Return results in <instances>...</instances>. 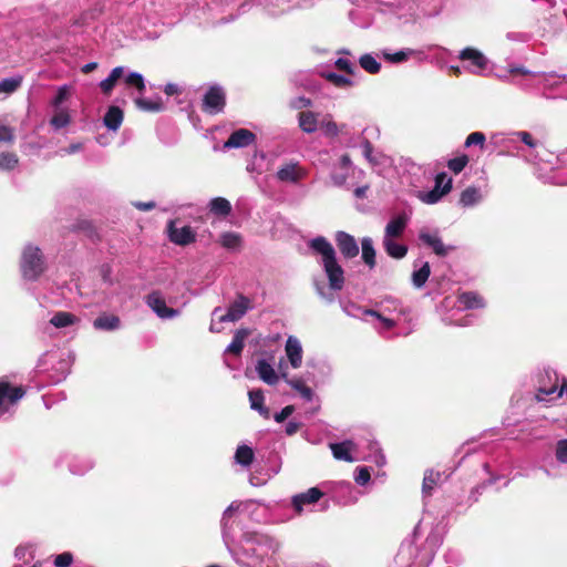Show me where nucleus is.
Wrapping results in <instances>:
<instances>
[{"label":"nucleus","instance_id":"nucleus-1","mask_svg":"<svg viewBox=\"0 0 567 567\" xmlns=\"http://www.w3.org/2000/svg\"><path fill=\"white\" fill-rule=\"evenodd\" d=\"M250 502H233L223 513L221 534L224 543L237 564L247 567H269L270 563H275V555L280 549V543L274 537L259 533H245L240 548L231 549V525L230 518L235 513L246 509Z\"/></svg>","mask_w":567,"mask_h":567},{"label":"nucleus","instance_id":"nucleus-2","mask_svg":"<svg viewBox=\"0 0 567 567\" xmlns=\"http://www.w3.org/2000/svg\"><path fill=\"white\" fill-rule=\"evenodd\" d=\"M309 248L316 254L320 255V265L323 268L326 277L328 279V289L321 281H315V287L318 295L328 300L332 301L333 296L329 292L340 291L344 286V271L337 259L336 250L332 244L324 237L318 236L309 241Z\"/></svg>","mask_w":567,"mask_h":567},{"label":"nucleus","instance_id":"nucleus-3","mask_svg":"<svg viewBox=\"0 0 567 567\" xmlns=\"http://www.w3.org/2000/svg\"><path fill=\"white\" fill-rule=\"evenodd\" d=\"M21 272L27 280H37L45 270V261L41 249L27 245L21 255Z\"/></svg>","mask_w":567,"mask_h":567},{"label":"nucleus","instance_id":"nucleus-4","mask_svg":"<svg viewBox=\"0 0 567 567\" xmlns=\"http://www.w3.org/2000/svg\"><path fill=\"white\" fill-rule=\"evenodd\" d=\"M458 59L464 62V71L475 75H484L488 60L481 51L465 48L460 52Z\"/></svg>","mask_w":567,"mask_h":567},{"label":"nucleus","instance_id":"nucleus-5","mask_svg":"<svg viewBox=\"0 0 567 567\" xmlns=\"http://www.w3.org/2000/svg\"><path fill=\"white\" fill-rule=\"evenodd\" d=\"M146 305L163 320L174 319L179 316L181 311L167 307L163 295L159 291H153L145 298Z\"/></svg>","mask_w":567,"mask_h":567},{"label":"nucleus","instance_id":"nucleus-6","mask_svg":"<svg viewBox=\"0 0 567 567\" xmlns=\"http://www.w3.org/2000/svg\"><path fill=\"white\" fill-rule=\"evenodd\" d=\"M250 309H252L251 300L244 295H238L237 298L229 305L227 312L218 317V321L236 322L240 320Z\"/></svg>","mask_w":567,"mask_h":567},{"label":"nucleus","instance_id":"nucleus-7","mask_svg":"<svg viewBox=\"0 0 567 567\" xmlns=\"http://www.w3.org/2000/svg\"><path fill=\"white\" fill-rule=\"evenodd\" d=\"M307 169L296 161L282 164L276 173V178L281 183L297 184L307 176Z\"/></svg>","mask_w":567,"mask_h":567},{"label":"nucleus","instance_id":"nucleus-8","mask_svg":"<svg viewBox=\"0 0 567 567\" xmlns=\"http://www.w3.org/2000/svg\"><path fill=\"white\" fill-rule=\"evenodd\" d=\"M259 4L270 14L280 16L296 7H306L311 0H259Z\"/></svg>","mask_w":567,"mask_h":567},{"label":"nucleus","instance_id":"nucleus-9","mask_svg":"<svg viewBox=\"0 0 567 567\" xmlns=\"http://www.w3.org/2000/svg\"><path fill=\"white\" fill-rule=\"evenodd\" d=\"M351 158L348 154L340 157L339 162L333 165L330 177L333 185L342 187L347 185L348 177L354 172Z\"/></svg>","mask_w":567,"mask_h":567},{"label":"nucleus","instance_id":"nucleus-10","mask_svg":"<svg viewBox=\"0 0 567 567\" xmlns=\"http://www.w3.org/2000/svg\"><path fill=\"white\" fill-rule=\"evenodd\" d=\"M255 370L262 382L268 385H276L281 379V370H286V365L280 361L279 372H277L271 362L266 359H259L256 362Z\"/></svg>","mask_w":567,"mask_h":567},{"label":"nucleus","instance_id":"nucleus-11","mask_svg":"<svg viewBox=\"0 0 567 567\" xmlns=\"http://www.w3.org/2000/svg\"><path fill=\"white\" fill-rule=\"evenodd\" d=\"M419 239L424 245L430 247L434 251V254H436L437 256H441V257L446 256L450 251H452L454 249L453 246H446L443 244V241L439 235V230L430 231V230L423 228L419 233Z\"/></svg>","mask_w":567,"mask_h":567},{"label":"nucleus","instance_id":"nucleus-12","mask_svg":"<svg viewBox=\"0 0 567 567\" xmlns=\"http://www.w3.org/2000/svg\"><path fill=\"white\" fill-rule=\"evenodd\" d=\"M225 106V93L219 86H212L203 99V110L208 114H217Z\"/></svg>","mask_w":567,"mask_h":567},{"label":"nucleus","instance_id":"nucleus-13","mask_svg":"<svg viewBox=\"0 0 567 567\" xmlns=\"http://www.w3.org/2000/svg\"><path fill=\"white\" fill-rule=\"evenodd\" d=\"M334 240L339 251L346 259H352L359 255V246L352 235L339 230L336 233Z\"/></svg>","mask_w":567,"mask_h":567},{"label":"nucleus","instance_id":"nucleus-14","mask_svg":"<svg viewBox=\"0 0 567 567\" xmlns=\"http://www.w3.org/2000/svg\"><path fill=\"white\" fill-rule=\"evenodd\" d=\"M24 395L20 386H11L9 382L0 381V413L7 411V404H14Z\"/></svg>","mask_w":567,"mask_h":567},{"label":"nucleus","instance_id":"nucleus-15","mask_svg":"<svg viewBox=\"0 0 567 567\" xmlns=\"http://www.w3.org/2000/svg\"><path fill=\"white\" fill-rule=\"evenodd\" d=\"M169 240L179 246H186L195 240V233L190 226L177 228L175 221L171 220L167 225Z\"/></svg>","mask_w":567,"mask_h":567},{"label":"nucleus","instance_id":"nucleus-16","mask_svg":"<svg viewBox=\"0 0 567 567\" xmlns=\"http://www.w3.org/2000/svg\"><path fill=\"white\" fill-rule=\"evenodd\" d=\"M285 352L288 362L292 369H299L302 364L303 350L300 340L295 336H289L286 340Z\"/></svg>","mask_w":567,"mask_h":567},{"label":"nucleus","instance_id":"nucleus-17","mask_svg":"<svg viewBox=\"0 0 567 567\" xmlns=\"http://www.w3.org/2000/svg\"><path fill=\"white\" fill-rule=\"evenodd\" d=\"M255 138L256 136L251 131L239 128L230 134L229 138L224 143V148H243L250 145Z\"/></svg>","mask_w":567,"mask_h":567},{"label":"nucleus","instance_id":"nucleus-18","mask_svg":"<svg viewBox=\"0 0 567 567\" xmlns=\"http://www.w3.org/2000/svg\"><path fill=\"white\" fill-rule=\"evenodd\" d=\"M323 493L318 487H311L307 492L297 494L292 497V506L299 514L302 512L303 506L317 503Z\"/></svg>","mask_w":567,"mask_h":567},{"label":"nucleus","instance_id":"nucleus-19","mask_svg":"<svg viewBox=\"0 0 567 567\" xmlns=\"http://www.w3.org/2000/svg\"><path fill=\"white\" fill-rule=\"evenodd\" d=\"M409 220L410 217L405 213L399 214L398 216L393 217L385 226L383 238L395 239L400 237L404 233L409 224Z\"/></svg>","mask_w":567,"mask_h":567},{"label":"nucleus","instance_id":"nucleus-20","mask_svg":"<svg viewBox=\"0 0 567 567\" xmlns=\"http://www.w3.org/2000/svg\"><path fill=\"white\" fill-rule=\"evenodd\" d=\"M121 326L120 317L111 313H102L93 321V328L99 331H115Z\"/></svg>","mask_w":567,"mask_h":567},{"label":"nucleus","instance_id":"nucleus-21","mask_svg":"<svg viewBox=\"0 0 567 567\" xmlns=\"http://www.w3.org/2000/svg\"><path fill=\"white\" fill-rule=\"evenodd\" d=\"M354 443L352 441H343L340 443L330 444L331 452L334 458L346 462H354L355 457L352 456L354 451Z\"/></svg>","mask_w":567,"mask_h":567},{"label":"nucleus","instance_id":"nucleus-22","mask_svg":"<svg viewBox=\"0 0 567 567\" xmlns=\"http://www.w3.org/2000/svg\"><path fill=\"white\" fill-rule=\"evenodd\" d=\"M281 379L290 385L293 390L299 392L302 399L311 401L313 396L312 390L307 386L300 378H289L287 370H281Z\"/></svg>","mask_w":567,"mask_h":567},{"label":"nucleus","instance_id":"nucleus-23","mask_svg":"<svg viewBox=\"0 0 567 567\" xmlns=\"http://www.w3.org/2000/svg\"><path fill=\"white\" fill-rule=\"evenodd\" d=\"M123 118V111L118 106H110L103 117V123L110 131L116 132L121 127Z\"/></svg>","mask_w":567,"mask_h":567},{"label":"nucleus","instance_id":"nucleus-24","mask_svg":"<svg viewBox=\"0 0 567 567\" xmlns=\"http://www.w3.org/2000/svg\"><path fill=\"white\" fill-rule=\"evenodd\" d=\"M484 196L480 188L475 186L466 187L460 195V205L463 207H473L483 200Z\"/></svg>","mask_w":567,"mask_h":567},{"label":"nucleus","instance_id":"nucleus-25","mask_svg":"<svg viewBox=\"0 0 567 567\" xmlns=\"http://www.w3.org/2000/svg\"><path fill=\"white\" fill-rule=\"evenodd\" d=\"M457 307L460 309H477L484 307V301L476 292H463L457 297Z\"/></svg>","mask_w":567,"mask_h":567},{"label":"nucleus","instance_id":"nucleus-26","mask_svg":"<svg viewBox=\"0 0 567 567\" xmlns=\"http://www.w3.org/2000/svg\"><path fill=\"white\" fill-rule=\"evenodd\" d=\"M298 122L300 128L308 134L316 132L320 125L317 114L310 111L300 112Z\"/></svg>","mask_w":567,"mask_h":567},{"label":"nucleus","instance_id":"nucleus-27","mask_svg":"<svg viewBox=\"0 0 567 567\" xmlns=\"http://www.w3.org/2000/svg\"><path fill=\"white\" fill-rule=\"evenodd\" d=\"M382 245L386 254L395 259H401L408 254V247L396 243L394 238H383Z\"/></svg>","mask_w":567,"mask_h":567},{"label":"nucleus","instance_id":"nucleus-28","mask_svg":"<svg viewBox=\"0 0 567 567\" xmlns=\"http://www.w3.org/2000/svg\"><path fill=\"white\" fill-rule=\"evenodd\" d=\"M248 334L249 331L247 329H238L234 334L233 341L226 348L225 354L231 353L235 355H240L245 347V340L248 337Z\"/></svg>","mask_w":567,"mask_h":567},{"label":"nucleus","instance_id":"nucleus-29","mask_svg":"<svg viewBox=\"0 0 567 567\" xmlns=\"http://www.w3.org/2000/svg\"><path fill=\"white\" fill-rule=\"evenodd\" d=\"M248 396L251 409L258 411L265 419H268L270 416V412L269 409L264 405L265 398L262 391L260 389L251 390L249 391Z\"/></svg>","mask_w":567,"mask_h":567},{"label":"nucleus","instance_id":"nucleus-30","mask_svg":"<svg viewBox=\"0 0 567 567\" xmlns=\"http://www.w3.org/2000/svg\"><path fill=\"white\" fill-rule=\"evenodd\" d=\"M79 321H80V319L75 315H73L71 312H66V311H58L50 319V323L58 329L73 326V324L78 323Z\"/></svg>","mask_w":567,"mask_h":567},{"label":"nucleus","instance_id":"nucleus-31","mask_svg":"<svg viewBox=\"0 0 567 567\" xmlns=\"http://www.w3.org/2000/svg\"><path fill=\"white\" fill-rule=\"evenodd\" d=\"M362 248V260L370 268L375 267V249L373 247V240L370 237H364L361 240Z\"/></svg>","mask_w":567,"mask_h":567},{"label":"nucleus","instance_id":"nucleus-32","mask_svg":"<svg viewBox=\"0 0 567 567\" xmlns=\"http://www.w3.org/2000/svg\"><path fill=\"white\" fill-rule=\"evenodd\" d=\"M70 472L75 475H83L93 467V462L86 457L73 456L69 461Z\"/></svg>","mask_w":567,"mask_h":567},{"label":"nucleus","instance_id":"nucleus-33","mask_svg":"<svg viewBox=\"0 0 567 567\" xmlns=\"http://www.w3.org/2000/svg\"><path fill=\"white\" fill-rule=\"evenodd\" d=\"M414 53L412 49H404L398 52L391 53L389 50L384 49L381 51V55L390 63L399 64L409 60V58Z\"/></svg>","mask_w":567,"mask_h":567},{"label":"nucleus","instance_id":"nucleus-34","mask_svg":"<svg viewBox=\"0 0 567 567\" xmlns=\"http://www.w3.org/2000/svg\"><path fill=\"white\" fill-rule=\"evenodd\" d=\"M209 209L216 215L227 216L231 212V205L224 197H215L209 202Z\"/></svg>","mask_w":567,"mask_h":567},{"label":"nucleus","instance_id":"nucleus-35","mask_svg":"<svg viewBox=\"0 0 567 567\" xmlns=\"http://www.w3.org/2000/svg\"><path fill=\"white\" fill-rule=\"evenodd\" d=\"M431 275L430 264L424 262L419 269L414 270L412 274V284L415 288H422L427 281Z\"/></svg>","mask_w":567,"mask_h":567},{"label":"nucleus","instance_id":"nucleus-36","mask_svg":"<svg viewBox=\"0 0 567 567\" xmlns=\"http://www.w3.org/2000/svg\"><path fill=\"white\" fill-rule=\"evenodd\" d=\"M360 66L370 74H377L381 70V64L377 58L370 53H365L359 59Z\"/></svg>","mask_w":567,"mask_h":567},{"label":"nucleus","instance_id":"nucleus-37","mask_svg":"<svg viewBox=\"0 0 567 567\" xmlns=\"http://www.w3.org/2000/svg\"><path fill=\"white\" fill-rule=\"evenodd\" d=\"M71 122V116L68 109L55 110L54 115L50 120V124L54 130H61L68 126Z\"/></svg>","mask_w":567,"mask_h":567},{"label":"nucleus","instance_id":"nucleus-38","mask_svg":"<svg viewBox=\"0 0 567 567\" xmlns=\"http://www.w3.org/2000/svg\"><path fill=\"white\" fill-rule=\"evenodd\" d=\"M358 311L362 312L363 315L374 317L378 319L381 323L380 332L383 330H390L395 327V321L389 318L383 317L381 313H379L375 310L372 309H363L361 307H354Z\"/></svg>","mask_w":567,"mask_h":567},{"label":"nucleus","instance_id":"nucleus-39","mask_svg":"<svg viewBox=\"0 0 567 567\" xmlns=\"http://www.w3.org/2000/svg\"><path fill=\"white\" fill-rule=\"evenodd\" d=\"M235 460L245 467L249 466L254 460L252 449L247 445H239L235 453Z\"/></svg>","mask_w":567,"mask_h":567},{"label":"nucleus","instance_id":"nucleus-40","mask_svg":"<svg viewBox=\"0 0 567 567\" xmlns=\"http://www.w3.org/2000/svg\"><path fill=\"white\" fill-rule=\"evenodd\" d=\"M219 241L223 247L235 250L240 247L241 237L237 233L227 231L220 235Z\"/></svg>","mask_w":567,"mask_h":567},{"label":"nucleus","instance_id":"nucleus-41","mask_svg":"<svg viewBox=\"0 0 567 567\" xmlns=\"http://www.w3.org/2000/svg\"><path fill=\"white\" fill-rule=\"evenodd\" d=\"M22 83V76L2 79L0 81V93L12 94Z\"/></svg>","mask_w":567,"mask_h":567},{"label":"nucleus","instance_id":"nucleus-42","mask_svg":"<svg viewBox=\"0 0 567 567\" xmlns=\"http://www.w3.org/2000/svg\"><path fill=\"white\" fill-rule=\"evenodd\" d=\"M319 126L323 131V134L329 137H334L341 132V128L338 126V124L332 121L331 115H326L320 122Z\"/></svg>","mask_w":567,"mask_h":567},{"label":"nucleus","instance_id":"nucleus-43","mask_svg":"<svg viewBox=\"0 0 567 567\" xmlns=\"http://www.w3.org/2000/svg\"><path fill=\"white\" fill-rule=\"evenodd\" d=\"M434 182H435L434 188L442 192L443 194L447 195L452 190L453 181L450 176H447L446 173H444V172L439 173L435 176Z\"/></svg>","mask_w":567,"mask_h":567},{"label":"nucleus","instance_id":"nucleus-44","mask_svg":"<svg viewBox=\"0 0 567 567\" xmlns=\"http://www.w3.org/2000/svg\"><path fill=\"white\" fill-rule=\"evenodd\" d=\"M444 196H445V194H443L442 192H440L435 188L427 190V192H419L416 195V197L422 203L427 204V205H433V204L439 203Z\"/></svg>","mask_w":567,"mask_h":567},{"label":"nucleus","instance_id":"nucleus-45","mask_svg":"<svg viewBox=\"0 0 567 567\" xmlns=\"http://www.w3.org/2000/svg\"><path fill=\"white\" fill-rule=\"evenodd\" d=\"M71 95V87L69 85H62L58 89L55 96L51 101V105L55 109H62L61 105Z\"/></svg>","mask_w":567,"mask_h":567},{"label":"nucleus","instance_id":"nucleus-46","mask_svg":"<svg viewBox=\"0 0 567 567\" xmlns=\"http://www.w3.org/2000/svg\"><path fill=\"white\" fill-rule=\"evenodd\" d=\"M18 156L13 153H0V171H11L18 165Z\"/></svg>","mask_w":567,"mask_h":567},{"label":"nucleus","instance_id":"nucleus-47","mask_svg":"<svg viewBox=\"0 0 567 567\" xmlns=\"http://www.w3.org/2000/svg\"><path fill=\"white\" fill-rule=\"evenodd\" d=\"M136 106L142 111L147 112H158L162 110V103L157 101H151L143 97H137L135 100Z\"/></svg>","mask_w":567,"mask_h":567},{"label":"nucleus","instance_id":"nucleus-48","mask_svg":"<svg viewBox=\"0 0 567 567\" xmlns=\"http://www.w3.org/2000/svg\"><path fill=\"white\" fill-rule=\"evenodd\" d=\"M124 80L127 85L135 86L141 93L145 90L144 78L141 73L130 72Z\"/></svg>","mask_w":567,"mask_h":567},{"label":"nucleus","instance_id":"nucleus-49","mask_svg":"<svg viewBox=\"0 0 567 567\" xmlns=\"http://www.w3.org/2000/svg\"><path fill=\"white\" fill-rule=\"evenodd\" d=\"M439 480H440V473H434L433 471L426 472L424 475L423 485H422L423 493L430 494Z\"/></svg>","mask_w":567,"mask_h":567},{"label":"nucleus","instance_id":"nucleus-50","mask_svg":"<svg viewBox=\"0 0 567 567\" xmlns=\"http://www.w3.org/2000/svg\"><path fill=\"white\" fill-rule=\"evenodd\" d=\"M326 79L338 87H347L352 85V81L349 78L337 74L334 72H328L326 74Z\"/></svg>","mask_w":567,"mask_h":567},{"label":"nucleus","instance_id":"nucleus-51","mask_svg":"<svg viewBox=\"0 0 567 567\" xmlns=\"http://www.w3.org/2000/svg\"><path fill=\"white\" fill-rule=\"evenodd\" d=\"M468 163L466 155L457 156L447 162V167L455 174L461 173Z\"/></svg>","mask_w":567,"mask_h":567},{"label":"nucleus","instance_id":"nucleus-52","mask_svg":"<svg viewBox=\"0 0 567 567\" xmlns=\"http://www.w3.org/2000/svg\"><path fill=\"white\" fill-rule=\"evenodd\" d=\"M73 563V555L70 551H64L54 556L53 564L55 567H70Z\"/></svg>","mask_w":567,"mask_h":567},{"label":"nucleus","instance_id":"nucleus-53","mask_svg":"<svg viewBox=\"0 0 567 567\" xmlns=\"http://www.w3.org/2000/svg\"><path fill=\"white\" fill-rule=\"evenodd\" d=\"M13 138V130L0 120V143H11Z\"/></svg>","mask_w":567,"mask_h":567},{"label":"nucleus","instance_id":"nucleus-54","mask_svg":"<svg viewBox=\"0 0 567 567\" xmlns=\"http://www.w3.org/2000/svg\"><path fill=\"white\" fill-rule=\"evenodd\" d=\"M485 140V135L482 132H473L466 137L465 146L480 145L483 147Z\"/></svg>","mask_w":567,"mask_h":567},{"label":"nucleus","instance_id":"nucleus-55","mask_svg":"<svg viewBox=\"0 0 567 567\" xmlns=\"http://www.w3.org/2000/svg\"><path fill=\"white\" fill-rule=\"evenodd\" d=\"M556 458L560 463H567V439L559 440L556 444Z\"/></svg>","mask_w":567,"mask_h":567},{"label":"nucleus","instance_id":"nucleus-56","mask_svg":"<svg viewBox=\"0 0 567 567\" xmlns=\"http://www.w3.org/2000/svg\"><path fill=\"white\" fill-rule=\"evenodd\" d=\"M371 478V474L368 467H359L354 475V481L358 485H365Z\"/></svg>","mask_w":567,"mask_h":567},{"label":"nucleus","instance_id":"nucleus-57","mask_svg":"<svg viewBox=\"0 0 567 567\" xmlns=\"http://www.w3.org/2000/svg\"><path fill=\"white\" fill-rule=\"evenodd\" d=\"M293 410L295 409L292 405L285 406L280 412L275 414V416H274L275 421L277 423L284 422L286 419H288L293 413Z\"/></svg>","mask_w":567,"mask_h":567},{"label":"nucleus","instance_id":"nucleus-58","mask_svg":"<svg viewBox=\"0 0 567 567\" xmlns=\"http://www.w3.org/2000/svg\"><path fill=\"white\" fill-rule=\"evenodd\" d=\"M336 65L339 70L346 71L347 73H353V64L350 60L340 58L336 61Z\"/></svg>","mask_w":567,"mask_h":567},{"label":"nucleus","instance_id":"nucleus-59","mask_svg":"<svg viewBox=\"0 0 567 567\" xmlns=\"http://www.w3.org/2000/svg\"><path fill=\"white\" fill-rule=\"evenodd\" d=\"M353 307H358L357 305L354 303H350V305H347L343 307V310L344 312L350 316V317H354V318H360L362 320H365V317H368L367 315H363L362 312L358 311L355 308Z\"/></svg>","mask_w":567,"mask_h":567},{"label":"nucleus","instance_id":"nucleus-60","mask_svg":"<svg viewBox=\"0 0 567 567\" xmlns=\"http://www.w3.org/2000/svg\"><path fill=\"white\" fill-rule=\"evenodd\" d=\"M361 147H362V152H363V155L364 157L370 162V163H375L373 156H372V152H373V147H372V144L368 141V140H364L361 144Z\"/></svg>","mask_w":567,"mask_h":567},{"label":"nucleus","instance_id":"nucleus-61","mask_svg":"<svg viewBox=\"0 0 567 567\" xmlns=\"http://www.w3.org/2000/svg\"><path fill=\"white\" fill-rule=\"evenodd\" d=\"M116 82L110 75L100 83V87L105 94H110Z\"/></svg>","mask_w":567,"mask_h":567},{"label":"nucleus","instance_id":"nucleus-62","mask_svg":"<svg viewBox=\"0 0 567 567\" xmlns=\"http://www.w3.org/2000/svg\"><path fill=\"white\" fill-rule=\"evenodd\" d=\"M517 137L520 138V141L526 144L528 147H535L536 143L532 136V134H529L528 132H517L515 134Z\"/></svg>","mask_w":567,"mask_h":567},{"label":"nucleus","instance_id":"nucleus-63","mask_svg":"<svg viewBox=\"0 0 567 567\" xmlns=\"http://www.w3.org/2000/svg\"><path fill=\"white\" fill-rule=\"evenodd\" d=\"M311 105V101L307 97L299 96L291 101V106L293 109H302Z\"/></svg>","mask_w":567,"mask_h":567},{"label":"nucleus","instance_id":"nucleus-64","mask_svg":"<svg viewBox=\"0 0 567 567\" xmlns=\"http://www.w3.org/2000/svg\"><path fill=\"white\" fill-rule=\"evenodd\" d=\"M133 206L135 208H137L138 210H142V212H147V210H152L153 208H155L156 204L155 202H134L133 203Z\"/></svg>","mask_w":567,"mask_h":567}]
</instances>
